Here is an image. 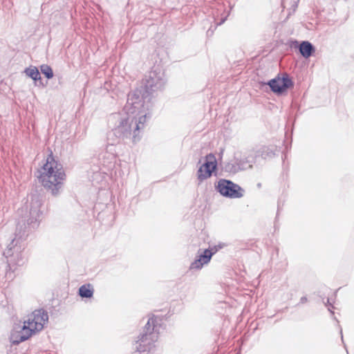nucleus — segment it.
Returning <instances> with one entry per match:
<instances>
[{
    "instance_id": "nucleus-1",
    "label": "nucleus",
    "mask_w": 354,
    "mask_h": 354,
    "mask_svg": "<svg viewBox=\"0 0 354 354\" xmlns=\"http://www.w3.org/2000/svg\"><path fill=\"white\" fill-rule=\"evenodd\" d=\"M147 96H141L136 91L128 95L118 124L107 134L108 142L118 143L120 139L131 138L133 142L140 140V132L145 127L147 118L149 117V104H146Z\"/></svg>"
},
{
    "instance_id": "nucleus-2",
    "label": "nucleus",
    "mask_w": 354,
    "mask_h": 354,
    "mask_svg": "<svg viewBox=\"0 0 354 354\" xmlns=\"http://www.w3.org/2000/svg\"><path fill=\"white\" fill-rule=\"evenodd\" d=\"M38 173L39 182L53 195L59 194L66 180V174L62 165L52 155L48 156L46 163Z\"/></svg>"
},
{
    "instance_id": "nucleus-3",
    "label": "nucleus",
    "mask_w": 354,
    "mask_h": 354,
    "mask_svg": "<svg viewBox=\"0 0 354 354\" xmlns=\"http://www.w3.org/2000/svg\"><path fill=\"white\" fill-rule=\"evenodd\" d=\"M26 229V227L23 230L19 223L17 224L15 236L3 252L10 269L15 266H21L25 262L24 251L26 248L25 240L28 236Z\"/></svg>"
},
{
    "instance_id": "nucleus-4",
    "label": "nucleus",
    "mask_w": 354,
    "mask_h": 354,
    "mask_svg": "<svg viewBox=\"0 0 354 354\" xmlns=\"http://www.w3.org/2000/svg\"><path fill=\"white\" fill-rule=\"evenodd\" d=\"M160 319L154 316L148 319L143 333L140 334L138 339L136 342V351L146 354L153 348L154 343L158 337L160 328Z\"/></svg>"
},
{
    "instance_id": "nucleus-5",
    "label": "nucleus",
    "mask_w": 354,
    "mask_h": 354,
    "mask_svg": "<svg viewBox=\"0 0 354 354\" xmlns=\"http://www.w3.org/2000/svg\"><path fill=\"white\" fill-rule=\"evenodd\" d=\"M166 84L165 73L159 68L151 71L145 80V90L148 95L162 91Z\"/></svg>"
},
{
    "instance_id": "nucleus-6",
    "label": "nucleus",
    "mask_w": 354,
    "mask_h": 354,
    "mask_svg": "<svg viewBox=\"0 0 354 354\" xmlns=\"http://www.w3.org/2000/svg\"><path fill=\"white\" fill-rule=\"evenodd\" d=\"M215 188L221 195L230 198H240L244 194V189L238 184L223 178L217 182Z\"/></svg>"
},
{
    "instance_id": "nucleus-7",
    "label": "nucleus",
    "mask_w": 354,
    "mask_h": 354,
    "mask_svg": "<svg viewBox=\"0 0 354 354\" xmlns=\"http://www.w3.org/2000/svg\"><path fill=\"white\" fill-rule=\"evenodd\" d=\"M264 148L258 151H252L245 158V160H237L235 164L229 162L225 165V169L227 171L236 173L239 169H245L248 167L251 168L252 163H255L257 162L258 157L261 156L262 158H266V156H264Z\"/></svg>"
},
{
    "instance_id": "nucleus-8",
    "label": "nucleus",
    "mask_w": 354,
    "mask_h": 354,
    "mask_svg": "<svg viewBox=\"0 0 354 354\" xmlns=\"http://www.w3.org/2000/svg\"><path fill=\"white\" fill-rule=\"evenodd\" d=\"M41 201L38 196H32L28 206V216L26 219L27 225L29 228L35 229L39 226L42 217V211H41Z\"/></svg>"
},
{
    "instance_id": "nucleus-9",
    "label": "nucleus",
    "mask_w": 354,
    "mask_h": 354,
    "mask_svg": "<svg viewBox=\"0 0 354 354\" xmlns=\"http://www.w3.org/2000/svg\"><path fill=\"white\" fill-rule=\"evenodd\" d=\"M216 166L217 163L214 156L212 153L207 155L205 162L200 166L196 172L198 184L211 177Z\"/></svg>"
},
{
    "instance_id": "nucleus-10",
    "label": "nucleus",
    "mask_w": 354,
    "mask_h": 354,
    "mask_svg": "<svg viewBox=\"0 0 354 354\" xmlns=\"http://www.w3.org/2000/svg\"><path fill=\"white\" fill-rule=\"evenodd\" d=\"M48 321V313L44 309L35 310L28 316L26 320L27 324L33 326L37 332L41 330Z\"/></svg>"
},
{
    "instance_id": "nucleus-11",
    "label": "nucleus",
    "mask_w": 354,
    "mask_h": 354,
    "mask_svg": "<svg viewBox=\"0 0 354 354\" xmlns=\"http://www.w3.org/2000/svg\"><path fill=\"white\" fill-rule=\"evenodd\" d=\"M268 85H269L273 93L279 95L285 92L288 88L292 87L293 82L287 74H284L282 77L278 76L270 80L268 82Z\"/></svg>"
},
{
    "instance_id": "nucleus-12",
    "label": "nucleus",
    "mask_w": 354,
    "mask_h": 354,
    "mask_svg": "<svg viewBox=\"0 0 354 354\" xmlns=\"http://www.w3.org/2000/svg\"><path fill=\"white\" fill-rule=\"evenodd\" d=\"M115 144L116 142L113 140L109 141L105 151L100 156L102 164L108 169H112L115 165L116 154L114 145Z\"/></svg>"
},
{
    "instance_id": "nucleus-13",
    "label": "nucleus",
    "mask_w": 354,
    "mask_h": 354,
    "mask_svg": "<svg viewBox=\"0 0 354 354\" xmlns=\"http://www.w3.org/2000/svg\"><path fill=\"white\" fill-rule=\"evenodd\" d=\"M212 15L215 24L214 28L223 24L229 16L230 12L226 10L225 6L222 3L214 5L212 8Z\"/></svg>"
},
{
    "instance_id": "nucleus-14",
    "label": "nucleus",
    "mask_w": 354,
    "mask_h": 354,
    "mask_svg": "<svg viewBox=\"0 0 354 354\" xmlns=\"http://www.w3.org/2000/svg\"><path fill=\"white\" fill-rule=\"evenodd\" d=\"M216 250L212 251L209 249L205 250L201 254H198L196 259L191 263L189 266L190 270H200L205 264H207L212 257L216 252Z\"/></svg>"
},
{
    "instance_id": "nucleus-15",
    "label": "nucleus",
    "mask_w": 354,
    "mask_h": 354,
    "mask_svg": "<svg viewBox=\"0 0 354 354\" xmlns=\"http://www.w3.org/2000/svg\"><path fill=\"white\" fill-rule=\"evenodd\" d=\"M299 50L304 58H308L313 55L315 49L310 42L303 41L299 46Z\"/></svg>"
},
{
    "instance_id": "nucleus-16",
    "label": "nucleus",
    "mask_w": 354,
    "mask_h": 354,
    "mask_svg": "<svg viewBox=\"0 0 354 354\" xmlns=\"http://www.w3.org/2000/svg\"><path fill=\"white\" fill-rule=\"evenodd\" d=\"M21 337V340H27L29 337H30L33 334L37 333V331L33 328V326L27 324V322L25 321L24 322V326L22 328L18 330Z\"/></svg>"
},
{
    "instance_id": "nucleus-17",
    "label": "nucleus",
    "mask_w": 354,
    "mask_h": 354,
    "mask_svg": "<svg viewBox=\"0 0 354 354\" xmlns=\"http://www.w3.org/2000/svg\"><path fill=\"white\" fill-rule=\"evenodd\" d=\"M93 293L94 289L90 283L81 286L78 290V294L82 298H91Z\"/></svg>"
},
{
    "instance_id": "nucleus-18",
    "label": "nucleus",
    "mask_w": 354,
    "mask_h": 354,
    "mask_svg": "<svg viewBox=\"0 0 354 354\" xmlns=\"http://www.w3.org/2000/svg\"><path fill=\"white\" fill-rule=\"evenodd\" d=\"M25 74L35 81L41 80L40 73L36 66H30L24 70Z\"/></svg>"
},
{
    "instance_id": "nucleus-19",
    "label": "nucleus",
    "mask_w": 354,
    "mask_h": 354,
    "mask_svg": "<svg viewBox=\"0 0 354 354\" xmlns=\"http://www.w3.org/2000/svg\"><path fill=\"white\" fill-rule=\"evenodd\" d=\"M40 71L47 79H51L53 77V71L51 67L47 64H42L40 66Z\"/></svg>"
},
{
    "instance_id": "nucleus-20",
    "label": "nucleus",
    "mask_w": 354,
    "mask_h": 354,
    "mask_svg": "<svg viewBox=\"0 0 354 354\" xmlns=\"http://www.w3.org/2000/svg\"><path fill=\"white\" fill-rule=\"evenodd\" d=\"M21 335H20L18 330H15V331L12 332V333L10 335V342L12 343V344L18 345L21 342H24L25 340H21Z\"/></svg>"
},
{
    "instance_id": "nucleus-21",
    "label": "nucleus",
    "mask_w": 354,
    "mask_h": 354,
    "mask_svg": "<svg viewBox=\"0 0 354 354\" xmlns=\"http://www.w3.org/2000/svg\"><path fill=\"white\" fill-rule=\"evenodd\" d=\"M307 301H308V299L306 297H302L300 299L299 304H304L306 303Z\"/></svg>"
},
{
    "instance_id": "nucleus-22",
    "label": "nucleus",
    "mask_w": 354,
    "mask_h": 354,
    "mask_svg": "<svg viewBox=\"0 0 354 354\" xmlns=\"http://www.w3.org/2000/svg\"><path fill=\"white\" fill-rule=\"evenodd\" d=\"M339 333H340V335H341L342 341L343 342L342 329V328L340 326H339Z\"/></svg>"
},
{
    "instance_id": "nucleus-23",
    "label": "nucleus",
    "mask_w": 354,
    "mask_h": 354,
    "mask_svg": "<svg viewBox=\"0 0 354 354\" xmlns=\"http://www.w3.org/2000/svg\"><path fill=\"white\" fill-rule=\"evenodd\" d=\"M207 35H212L213 33V30H211V28H209L207 32Z\"/></svg>"
},
{
    "instance_id": "nucleus-24",
    "label": "nucleus",
    "mask_w": 354,
    "mask_h": 354,
    "mask_svg": "<svg viewBox=\"0 0 354 354\" xmlns=\"http://www.w3.org/2000/svg\"><path fill=\"white\" fill-rule=\"evenodd\" d=\"M326 306H331L330 301H329V299H327V302L326 303Z\"/></svg>"
},
{
    "instance_id": "nucleus-25",
    "label": "nucleus",
    "mask_w": 354,
    "mask_h": 354,
    "mask_svg": "<svg viewBox=\"0 0 354 354\" xmlns=\"http://www.w3.org/2000/svg\"><path fill=\"white\" fill-rule=\"evenodd\" d=\"M328 310L330 312L332 315H334V312L330 308H328Z\"/></svg>"
},
{
    "instance_id": "nucleus-26",
    "label": "nucleus",
    "mask_w": 354,
    "mask_h": 354,
    "mask_svg": "<svg viewBox=\"0 0 354 354\" xmlns=\"http://www.w3.org/2000/svg\"><path fill=\"white\" fill-rule=\"evenodd\" d=\"M132 354H143V353H140V352L135 351Z\"/></svg>"
},
{
    "instance_id": "nucleus-27",
    "label": "nucleus",
    "mask_w": 354,
    "mask_h": 354,
    "mask_svg": "<svg viewBox=\"0 0 354 354\" xmlns=\"http://www.w3.org/2000/svg\"><path fill=\"white\" fill-rule=\"evenodd\" d=\"M333 319H335L337 322H338V320L336 319V317H333Z\"/></svg>"
}]
</instances>
